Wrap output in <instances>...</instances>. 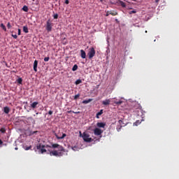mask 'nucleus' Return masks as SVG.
I'll use <instances>...</instances> for the list:
<instances>
[{"label":"nucleus","instance_id":"obj_1","mask_svg":"<svg viewBox=\"0 0 179 179\" xmlns=\"http://www.w3.org/2000/svg\"><path fill=\"white\" fill-rule=\"evenodd\" d=\"M45 148H51L50 145H43L41 143H38L36 145V149L37 150H39V153H45V152H47V150H45Z\"/></svg>","mask_w":179,"mask_h":179},{"label":"nucleus","instance_id":"obj_2","mask_svg":"<svg viewBox=\"0 0 179 179\" xmlns=\"http://www.w3.org/2000/svg\"><path fill=\"white\" fill-rule=\"evenodd\" d=\"M83 139L84 142H87L88 143H90V142H93V138H90V134L84 132L83 134Z\"/></svg>","mask_w":179,"mask_h":179},{"label":"nucleus","instance_id":"obj_3","mask_svg":"<svg viewBox=\"0 0 179 179\" xmlns=\"http://www.w3.org/2000/svg\"><path fill=\"white\" fill-rule=\"evenodd\" d=\"M48 155L50 156H55L56 157H61V156H64V153L62 152H58L57 150L50 151L48 152Z\"/></svg>","mask_w":179,"mask_h":179},{"label":"nucleus","instance_id":"obj_4","mask_svg":"<svg viewBox=\"0 0 179 179\" xmlns=\"http://www.w3.org/2000/svg\"><path fill=\"white\" fill-rule=\"evenodd\" d=\"M94 55H96V50H94V48H90L88 50V53H87V57L89 58V59H92L93 58V57H94Z\"/></svg>","mask_w":179,"mask_h":179},{"label":"nucleus","instance_id":"obj_5","mask_svg":"<svg viewBox=\"0 0 179 179\" xmlns=\"http://www.w3.org/2000/svg\"><path fill=\"white\" fill-rule=\"evenodd\" d=\"M45 29L47 30V31L48 33H50V31H52V22L50 19L48 20L46 22Z\"/></svg>","mask_w":179,"mask_h":179},{"label":"nucleus","instance_id":"obj_6","mask_svg":"<svg viewBox=\"0 0 179 179\" xmlns=\"http://www.w3.org/2000/svg\"><path fill=\"white\" fill-rule=\"evenodd\" d=\"M52 148H53V149H59V150L60 152H65V148H64V147L59 145V144L58 143H55L52 145Z\"/></svg>","mask_w":179,"mask_h":179},{"label":"nucleus","instance_id":"obj_7","mask_svg":"<svg viewBox=\"0 0 179 179\" xmlns=\"http://www.w3.org/2000/svg\"><path fill=\"white\" fill-rule=\"evenodd\" d=\"M119 125L117 126L116 129L117 131V132H120V131H121V129L122 128V127H125V125L127 124H123L122 125V120H120L118 121Z\"/></svg>","mask_w":179,"mask_h":179},{"label":"nucleus","instance_id":"obj_8","mask_svg":"<svg viewBox=\"0 0 179 179\" xmlns=\"http://www.w3.org/2000/svg\"><path fill=\"white\" fill-rule=\"evenodd\" d=\"M94 135H96V136L101 135V134H103V130H101L99 128H95L94 130Z\"/></svg>","mask_w":179,"mask_h":179},{"label":"nucleus","instance_id":"obj_9","mask_svg":"<svg viewBox=\"0 0 179 179\" xmlns=\"http://www.w3.org/2000/svg\"><path fill=\"white\" fill-rule=\"evenodd\" d=\"M110 15H111L112 16H117V15H118V13L115 10L107 11L106 16H110Z\"/></svg>","mask_w":179,"mask_h":179},{"label":"nucleus","instance_id":"obj_10","mask_svg":"<svg viewBox=\"0 0 179 179\" xmlns=\"http://www.w3.org/2000/svg\"><path fill=\"white\" fill-rule=\"evenodd\" d=\"M27 122H29V124H36V120H34V119H33L32 117H29L27 118Z\"/></svg>","mask_w":179,"mask_h":179},{"label":"nucleus","instance_id":"obj_11","mask_svg":"<svg viewBox=\"0 0 179 179\" xmlns=\"http://www.w3.org/2000/svg\"><path fill=\"white\" fill-rule=\"evenodd\" d=\"M38 65V61L37 60H35L34 62V71L35 72H37V66Z\"/></svg>","mask_w":179,"mask_h":179},{"label":"nucleus","instance_id":"obj_12","mask_svg":"<svg viewBox=\"0 0 179 179\" xmlns=\"http://www.w3.org/2000/svg\"><path fill=\"white\" fill-rule=\"evenodd\" d=\"M110 103H111V101L110 99H106L105 101H102V104L103 106H109Z\"/></svg>","mask_w":179,"mask_h":179},{"label":"nucleus","instance_id":"obj_13","mask_svg":"<svg viewBox=\"0 0 179 179\" xmlns=\"http://www.w3.org/2000/svg\"><path fill=\"white\" fill-rule=\"evenodd\" d=\"M96 127H98V128H104V127H106V123H104V122H98L96 124Z\"/></svg>","mask_w":179,"mask_h":179},{"label":"nucleus","instance_id":"obj_14","mask_svg":"<svg viewBox=\"0 0 179 179\" xmlns=\"http://www.w3.org/2000/svg\"><path fill=\"white\" fill-rule=\"evenodd\" d=\"M80 57L81 58H83V59H85V58H86V52H85V50H80Z\"/></svg>","mask_w":179,"mask_h":179},{"label":"nucleus","instance_id":"obj_15","mask_svg":"<svg viewBox=\"0 0 179 179\" xmlns=\"http://www.w3.org/2000/svg\"><path fill=\"white\" fill-rule=\"evenodd\" d=\"M10 111V108H9V107L6 106L3 108V113H5V114H9Z\"/></svg>","mask_w":179,"mask_h":179},{"label":"nucleus","instance_id":"obj_16","mask_svg":"<svg viewBox=\"0 0 179 179\" xmlns=\"http://www.w3.org/2000/svg\"><path fill=\"white\" fill-rule=\"evenodd\" d=\"M37 106H38V102H37V101L33 102L31 104V108H36Z\"/></svg>","mask_w":179,"mask_h":179},{"label":"nucleus","instance_id":"obj_17","mask_svg":"<svg viewBox=\"0 0 179 179\" xmlns=\"http://www.w3.org/2000/svg\"><path fill=\"white\" fill-rule=\"evenodd\" d=\"M118 2L122 8H127V4L125 3V2H124L121 0H119Z\"/></svg>","mask_w":179,"mask_h":179},{"label":"nucleus","instance_id":"obj_18","mask_svg":"<svg viewBox=\"0 0 179 179\" xmlns=\"http://www.w3.org/2000/svg\"><path fill=\"white\" fill-rule=\"evenodd\" d=\"M90 101H93L92 99H89L87 100L83 101V104H88V103H90Z\"/></svg>","mask_w":179,"mask_h":179},{"label":"nucleus","instance_id":"obj_19","mask_svg":"<svg viewBox=\"0 0 179 179\" xmlns=\"http://www.w3.org/2000/svg\"><path fill=\"white\" fill-rule=\"evenodd\" d=\"M22 10H24V12H29V7H27V6H24Z\"/></svg>","mask_w":179,"mask_h":179},{"label":"nucleus","instance_id":"obj_20","mask_svg":"<svg viewBox=\"0 0 179 179\" xmlns=\"http://www.w3.org/2000/svg\"><path fill=\"white\" fill-rule=\"evenodd\" d=\"M23 31L24 33H29V28L27 27H26V26H24L23 27Z\"/></svg>","mask_w":179,"mask_h":179},{"label":"nucleus","instance_id":"obj_21","mask_svg":"<svg viewBox=\"0 0 179 179\" xmlns=\"http://www.w3.org/2000/svg\"><path fill=\"white\" fill-rule=\"evenodd\" d=\"M0 27H1V29H3L4 31H6V27L5 26V24H3V23H1L0 24Z\"/></svg>","mask_w":179,"mask_h":179},{"label":"nucleus","instance_id":"obj_22","mask_svg":"<svg viewBox=\"0 0 179 179\" xmlns=\"http://www.w3.org/2000/svg\"><path fill=\"white\" fill-rule=\"evenodd\" d=\"M115 104H117V106H120L121 104H122V101L120 100V101H115L114 102Z\"/></svg>","mask_w":179,"mask_h":179},{"label":"nucleus","instance_id":"obj_23","mask_svg":"<svg viewBox=\"0 0 179 179\" xmlns=\"http://www.w3.org/2000/svg\"><path fill=\"white\" fill-rule=\"evenodd\" d=\"M17 83H19V85H22V83L23 82V79H22V78H19L17 80Z\"/></svg>","mask_w":179,"mask_h":179},{"label":"nucleus","instance_id":"obj_24","mask_svg":"<svg viewBox=\"0 0 179 179\" xmlns=\"http://www.w3.org/2000/svg\"><path fill=\"white\" fill-rule=\"evenodd\" d=\"M0 132H1V134H5L6 132V129H5V127H2L0 129Z\"/></svg>","mask_w":179,"mask_h":179},{"label":"nucleus","instance_id":"obj_25","mask_svg":"<svg viewBox=\"0 0 179 179\" xmlns=\"http://www.w3.org/2000/svg\"><path fill=\"white\" fill-rule=\"evenodd\" d=\"M72 71H73V72H75V71H78V66H77V64H75V65L73 66Z\"/></svg>","mask_w":179,"mask_h":179},{"label":"nucleus","instance_id":"obj_26","mask_svg":"<svg viewBox=\"0 0 179 179\" xmlns=\"http://www.w3.org/2000/svg\"><path fill=\"white\" fill-rule=\"evenodd\" d=\"M82 83V80L78 79L75 82V85H80Z\"/></svg>","mask_w":179,"mask_h":179},{"label":"nucleus","instance_id":"obj_27","mask_svg":"<svg viewBox=\"0 0 179 179\" xmlns=\"http://www.w3.org/2000/svg\"><path fill=\"white\" fill-rule=\"evenodd\" d=\"M65 136H66V134H63L62 136L58 137V136H57V139H64V138H65Z\"/></svg>","mask_w":179,"mask_h":179},{"label":"nucleus","instance_id":"obj_28","mask_svg":"<svg viewBox=\"0 0 179 179\" xmlns=\"http://www.w3.org/2000/svg\"><path fill=\"white\" fill-rule=\"evenodd\" d=\"M79 97H80V94H78L75 95L74 100H78V99H79Z\"/></svg>","mask_w":179,"mask_h":179},{"label":"nucleus","instance_id":"obj_29","mask_svg":"<svg viewBox=\"0 0 179 179\" xmlns=\"http://www.w3.org/2000/svg\"><path fill=\"white\" fill-rule=\"evenodd\" d=\"M30 149H31V145H30V146H26V147H24V150H30Z\"/></svg>","mask_w":179,"mask_h":179},{"label":"nucleus","instance_id":"obj_30","mask_svg":"<svg viewBox=\"0 0 179 179\" xmlns=\"http://www.w3.org/2000/svg\"><path fill=\"white\" fill-rule=\"evenodd\" d=\"M97 115H101L103 114V109H101L99 112H98L97 113Z\"/></svg>","mask_w":179,"mask_h":179},{"label":"nucleus","instance_id":"obj_31","mask_svg":"<svg viewBox=\"0 0 179 179\" xmlns=\"http://www.w3.org/2000/svg\"><path fill=\"white\" fill-rule=\"evenodd\" d=\"M44 61H45V62H48V61H50V57H45Z\"/></svg>","mask_w":179,"mask_h":179},{"label":"nucleus","instance_id":"obj_32","mask_svg":"<svg viewBox=\"0 0 179 179\" xmlns=\"http://www.w3.org/2000/svg\"><path fill=\"white\" fill-rule=\"evenodd\" d=\"M7 27L8 29H10L12 27V26L10 25V22H8Z\"/></svg>","mask_w":179,"mask_h":179},{"label":"nucleus","instance_id":"obj_33","mask_svg":"<svg viewBox=\"0 0 179 179\" xmlns=\"http://www.w3.org/2000/svg\"><path fill=\"white\" fill-rule=\"evenodd\" d=\"M53 18L54 19H58V14H54Z\"/></svg>","mask_w":179,"mask_h":179},{"label":"nucleus","instance_id":"obj_34","mask_svg":"<svg viewBox=\"0 0 179 179\" xmlns=\"http://www.w3.org/2000/svg\"><path fill=\"white\" fill-rule=\"evenodd\" d=\"M11 36L13 37V38H17V35L16 34H12Z\"/></svg>","mask_w":179,"mask_h":179},{"label":"nucleus","instance_id":"obj_35","mask_svg":"<svg viewBox=\"0 0 179 179\" xmlns=\"http://www.w3.org/2000/svg\"><path fill=\"white\" fill-rule=\"evenodd\" d=\"M22 34L20 29H18V36H20Z\"/></svg>","mask_w":179,"mask_h":179},{"label":"nucleus","instance_id":"obj_36","mask_svg":"<svg viewBox=\"0 0 179 179\" xmlns=\"http://www.w3.org/2000/svg\"><path fill=\"white\" fill-rule=\"evenodd\" d=\"M67 113H68V114H71V113H75V111H73V110H68Z\"/></svg>","mask_w":179,"mask_h":179},{"label":"nucleus","instance_id":"obj_37","mask_svg":"<svg viewBox=\"0 0 179 179\" xmlns=\"http://www.w3.org/2000/svg\"><path fill=\"white\" fill-rule=\"evenodd\" d=\"M48 114L49 115H52V110H49Z\"/></svg>","mask_w":179,"mask_h":179},{"label":"nucleus","instance_id":"obj_38","mask_svg":"<svg viewBox=\"0 0 179 179\" xmlns=\"http://www.w3.org/2000/svg\"><path fill=\"white\" fill-rule=\"evenodd\" d=\"M65 3L68 5L69 3V0H65Z\"/></svg>","mask_w":179,"mask_h":179},{"label":"nucleus","instance_id":"obj_39","mask_svg":"<svg viewBox=\"0 0 179 179\" xmlns=\"http://www.w3.org/2000/svg\"><path fill=\"white\" fill-rule=\"evenodd\" d=\"M79 134H80V136L81 137V138H83V134H82V131H79Z\"/></svg>","mask_w":179,"mask_h":179},{"label":"nucleus","instance_id":"obj_40","mask_svg":"<svg viewBox=\"0 0 179 179\" xmlns=\"http://www.w3.org/2000/svg\"><path fill=\"white\" fill-rule=\"evenodd\" d=\"M131 13H136V10H131V11L130 12V15H131Z\"/></svg>","mask_w":179,"mask_h":179},{"label":"nucleus","instance_id":"obj_41","mask_svg":"<svg viewBox=\"0 0 179 179\" xmlns=\"http://www.w3.org/2000/svg\"><path fill=\"white\" fill-rule=\"evenodd\" d=\"M73 114H80V112L78 111V112H74Z\"/></svg>","mask_w":179,"mask_h":179},{"label":"nucleus","instance_id":"obj_42","mask_svg":"<svg viewBox=\"0 0 179 179\" xmlns=\"http://www.w3.org/2000/svg\"><path fill=\"white\" fill-rule=\"evenodd\" d=\"M2 143H3V142L0 139V145H2Z\"/></svg>","mask_w":179,"mask_h":179},{"label":"nucleus","instance_id":"obj_43","mask_svg":"<svg viewBox=\"0 0 179 179\" xmlns=\"http://www.w3.org/2000/svg\"><path fill=\"white\" fill-rule=\"evenodd\" d=\"M96 118H100V116L97 115L96 113Z\"/></svg>","mask_w":179,"mask_h":179},{"label":"nucleus","instance_id":"obj_44","mask_svg":"<svg viewBox=\"0 0 179 179\" xmlns=\"http://www.w3.org/2000/svg\"><path fill=\"white\" fill-rule=\"evenodd\" d=\"M159 1H160V0H155L156 3H158Z\"/></svg>","mask_w":179,"mask_h":179},{"label":"nucleus","instance_id":"obj_45","mask_svg":"<svg viewBox=\"0 0 179 179\" xmlns=\"http://www.w3.org/2000/svg\"><path fill=\"white\" fill-rule=\"evenodd\" d=\"M122 125H126L125 123H124V121L122 120Z\"/></svg>","mask_w":179,"mask_h":179},{"label":"nucleus","instance_id":"obj_46","mask_svg":"<svg viewBox=\"0 0 179 179\" xmlns=\"http://www.w3.org/2000/svg\"><path fill=\"white\" fill-rule=\"evenodd\" d=\"M99 87H100V85H96V89H99Z\"/></svg>","mask_w":179,"mask_h":179},{"label":"nucleus","instance_id":"obj_47","mask_svg":"<svg viewBox=\"0 0 179 179\" xmlns=\"http://www.w3.org/2000/svg\"><path fill=\"white\" fill-rule=\"evenodd\" d=\"M37 134V131H34V132H33V134Z\"/></svg>","mask_w":179,"mask_h":179},{"label":"nucleus","instance_id":"obj_48","mask_svg":"<svg viewBox=\"0 0 179 179\" xmlns=\"http://www.w3.org/2000/svg\"><path fill=\"white\" fill-rule=\"evenodd\" d=\"M36 115H38V113H36Z\"/></svg>","mask_w":179,"mask_h":179},{"label":"nucleus","instance_id":"obj_49","mask_svg":"<svg viewBox=\"0 0 179 179\" xmlns=\"http://www.w3.org/2000/svg\"><path fill=\"white\" fill-rule=\"evenodd\" d=\"M15 150H17V148H15Z\"/></svg>","mask_w":179,"mask_h":179},{"label":"nucleus","instance_id":"obj_50","mask_svg":"<svg viewBox=\"0 0 179 179\" xmlns=\"http://www.w3.org/2000/svg\"><path fill=\"white\" fill-rule=\"evenodd\" d=\"M73 150H75V148H72Z\"/></svg>","mask_w":179,"mask_h":179},{"label":"nucleus","instance_id":"obj_51","mask_svg":"<svg viewBox=\"0 0 179 179\" xmlns=\"http://www.w3.org/2000/svg\"><path fill=\"white\" fill-rule=\"evenodd\" d=\"M101 2H103V0H100Z\"/></svg>","mask_w":179,"mask_h":179},{"label":"nucleus","instance_id":"obj_52","mask_svg":"<svg viewBox=\"0 0 179 179\" xmlns=\"http://www.w3.org/2000/svg\"><path fill=\"white\" fill-rule=\"evenodd\" d=\"M36 115H34V117H36Z\"/></svg>","mask_w":179,"mask_h":179},{"label":"nucleus","instance_id":"obj_53","mask_svg":"<svg viewBox=\"0 0 179 179\" xmlns=\"http://www.w3.org/2000/svg\"><path fill=\"white\" fill-rule=\"evenodd\" d=\"M36 115H34V117H36Z\"/></svg>","mask_w":179,"mask_h":179},{"label":"nucleus","instance_id":"obj_54","mask_svg":"<svg viewBox=\"0 0 179 179\" xmlns=\"http://www.w3.org/2000/svg\"><path fill=\"white\" fill-rule=\"evenodd\" d=\"M73 148H74V149H76V147H73Z\"/></svg>","mask_w":179,"mask_h":179},{"label":"nucleus","instance_id":"obj_55","mask_svg":"<svg viewBox=\"0 0 179 179\" xmlns=\"http://www.w3.org/2000/svg\"><path fill=\"white\" fill-rule=\"evenodd\" d=\"M145 33H148V31H145Z\"/></svg>","mask_w":179,"mask_h":179},{"label":"nucleus","instance_id":"obj_56","mask_svg":"<svg viewBox=\"0 0 179 179\" xmlns=\"http://www.w3.org/2000/svg\"><path fill=\"white\" fill-rule=\"evenodd\" d=\"M32 1H36V0H32Z\"/></svg>","mask_w":179,"mask_h":179}]
</instances>
